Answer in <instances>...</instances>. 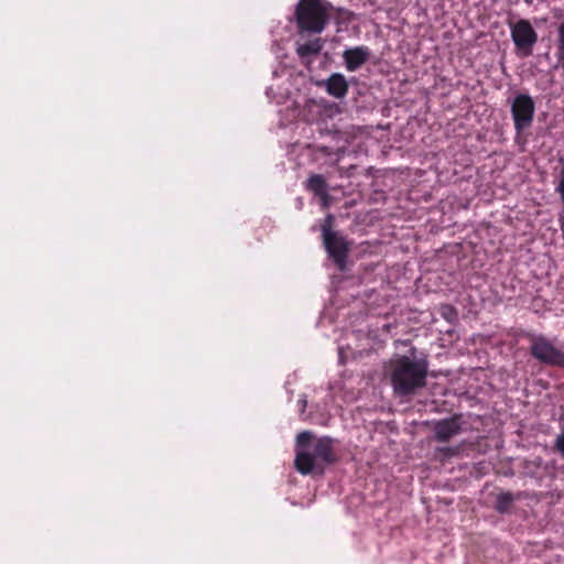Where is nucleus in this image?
I'll use <instances>...</instances> for the list:
<instances>
[{"mask_svg":"<svg viewBox=\"0 0 564 564\" xmlns=\"http://www.w3.org/2000/svg\"><path fill=\"white\" fill-rule=\"evenodd\" d=\"M530 354L540 364L564 368V351L542 334L528 333Z\"/></svg>","mask_w":564,"mask_h":564,"instance_id":"20e7f679","label":"nucleus"},{"mask_svg":"<svg viewBox=\"0 0 564 564\" xmlns=\"http://www.w3.org/2000/svg\"><path fill=\"white\" fill-rule=\"evenodd\" d=\"M556 193H558L562 203L564 204V167L562 169L560 173V181L558 184L555 187Z\"/></svg>","mask_w":564,"mask_h":564,"instance_id":"a211bd4d","label":"nucleus"},{"mask_svg":"<svg viewBox=\"0 0 564 564\" xmlns=\"http://www.w3.org/2000/svg\"><path fill=\"white\" fill-rule=\"evenodd\" d=\"M306 188L314 195L326 198L328 195L327 183L319 174H313L306 181Z\"/></svg>","mask_w":564,"mask_h":564,"instance_id":"9b49d317","label":"nucleus"},{"mask_svg":"<svg viewBox=\"0 0 564 564\" xmlns=\"http://www.w3.org/2000/svg\"><path fill=\"white\" fill-rule=\"evenodd\" d=\"M315 152L326 158H334V162L337 163L345 153V147L338 143L336 145L318 144L315 147Z\"/></svg>","mask_w":564,"mask_h":564,"instance_id":"ddd939ff","label":"nucleus"},{"mask_svg":"<svg viewBox=\"0 0 564 564\" xmlns=\"http://www.w3.org/2000/svg\"><path fill=\"white\" fill-rule=\"evenodd\" d=\"M554 447L564 458V416L560 420V434L555 438Z\"/></svg>","mask_w":564,"mask_h":564,"instance_id":"dca6fc26","label":"nucleus"},{"mask_svg":"<svg viewBox=\"0 0 564 564\" xmlns=\"http://www.w3.org/2000/svg\"><path fill=\"white\" fill-rule=\"evenodd\" d=\"M429 361L426 358L399 357L391 366V386L395 394L408 397L426 386Z\"/></svg>","mask_w":564,"mask_h":564,"instance_id":"f03ea898","label":"nucleus"},{"mask_svg":"<svg viewBox=\"0 0 564 564\" xmlns=\"http://www.w3.org/2000/svg\"><path fill=\"white\" fill-rule=\"evenodd\" d=\"M511 40L516 46L517 54L528 57L532 54L538 42V33L529 20L520 19L510 26Z\"/></svg>","mask_w":564,"mask_h":564,"instance_id":"423d86ee","label":"nucleus"},{"mask_svg":"<svg viewBox=\"0 0 564 564\" xmlns=\"http://www.w3.org/2000/svg\"><path fill=\"white\" fill-rule=\"evenodd\" d=\"M339 138V132H335L334 135H333V139H338Z\"/></svg>","mask_w":564,"mask_h":564,"instance_id":"412c9836","label":"nucleus"},{"mask_svg":"<svg viewBox=\"0 0 564 564\" xmlns=\"http://www.w3.org/2000/svg\"><path fill=\"white\" fill-rule=\"evenodd\" d=\"M556 57L564 59V20L557 26Z\"/></svg>","mask_w":564,"mask_h":564,"instance_id":"2eb2a0df","label":"nucleus"},{"mask_svg":"<svg viewBox=\"0 0 564 564\" xmlns=\"http://www.w3.org/2000/svg\"><path fill=\"white\" fill-rule=\"evenodd\" d=\"M322 232L329 259L333 260L338 270L344 271L349 252L347 240L336 231H333L329 225H323Z\"/></svg>","mask_w":564,"mask_h":564,"instance_id":"0eeeda50","label":"nucleus"},{"mask_svg":"<svg viewBox=\"0 0 564 564\" xmlns=\"http://www.w3.org/2000/svg\"><path fill=\"white\" fill-rule=\"evenodd\" d=\"M323 48L321 39H314L303 44H297L296 53L302 59L317 55Z\"/></svg>","mask_w":564,"mask_h":564,"instance_id":"f8f14e48","label":"nucleus"},{"mask_svg":"<svg viewBox=\"0 0 564 564\" xmlns=\"http://www.w3.org/2000/svg\"><path fill=\"white\" fill-rule=\"evenodd\" d=\"M325 87L327 94L334 98H343L347 95L348 84L345 76L340 73H334L328 78L318 83Z\"/></svg>","mask_w":564,"mask_h":564,"instance_id":"9d476101","label":"nucleus"},{"mask_svg":"<svg viewBox=\"0 0 564 564\" xmlns=\"http://www.w3.org/2000/svg\"><path fill=\"white\" fill-rule=\"evenodd\" d=\"M434 437L437 442H448L456 435L463 432L460 416L454 415L447 419L436 421L434 423Z\"/></svg>","mask_w":564,"mask_h":564,"instance_id":"6e6552de","label":"nucleus"},{"mask_svg":"<svg viewBox=\"0 0 564 564\" xmlns=\"http://www.w3.org/2000/svg\"><path fill=\"white\" fill-rule=\"evenodd\" d=\"M295 467L302 475H322L325 467L336 462L334 440L323 436L313 440L310 431H303L296 436Z\"/></svg>","mask_w":564,"mask_h":564,"instance_id":"f257e3e1","label":"nucleus"},{"mask_svg":"<svg viewBox=\"0 0 564 564\" xmlns=\"http://www.w3.org/2000/svg\"><path fill=\"white\" fill-rule=\"evenodd\" d=\"M333 4L326 0H300L295 21L300 33H322L330 19Z\"/></svg>","mask_w":564,"mask_h":564,"instance_id":"7ed1b4c3","label":"nucleus"},{"mask_svg":"<svg viewBox=\"0 0 564 564\" xmlns=\"http://www.w3.org/2000/svg\"><path fill=\"white\" fill-rule=\"evenodd\" d=\"M441 315L448 322H453L457 317V313H456L455 308L451 305H443L441 307Z\"/></svg>","mask_w":564,"mask_h":564,"instance_id":"f3484780","label":"nucleus"},{"mask_svg":"<svg viewBox=\"0 0 564 564\" xmlns=\"http://www.w3.org/2000/svg\"><path fill=\"white\" fill-rule=\"evenodd\" d=\"M516 133L519 135L532 126L535 104L529 94H517L510 105Z\"/></svg>","mask_w":564,"mask_h":564,"instance_id":"39448f33","label":"nucleus"},{"mask_svg":"<svg viewBox=\"0 0 564 564\" xmlns=\"http://www.w3.org/2000/svg\"><path fill=\"white\" fill-rule=\"evenodd\" d=\"M516 499V496L511 492H501L497 496L495 509L499 513H507Z\"/></svg>","mask_w":564,"mask_h":564,"instance_id":"4468645a","label":"nucleus"},{"mask_svg":"<svg viewBox=\"0 0 564 564\" xmlns=\"http://www.w3.org/2000/svg\"><path fill=\"white\" fill-rule=\"evenodd\" d=\"M371 51L366 45L348 47L343 52V61L348 72H356L370 58Z\"/></svg>","mask_w":564,"mask_h":564,"instance_id":"1a4fd4ad","label":"nucleus"},{"mask_svg":"<svg viewBox=\"0 0 564 564\" xmlns=\"http://www.w3.org/2000/svg\"><path fill=\"white\" fill-rule=\"evenodd\" d=\"M297 404L300 405V415L303 419H306V416H304V413H305V410H306V406H307V397L305 394L300 395Z\"/></svg>","mask_w":564,"mask_h":564,"instance_id":"6ab92c4d","label":"nucleus"},{"mask_svg":"<svg viewBox=\"0 0 564 564\" xmlns=\"http://www.w3.org/2000/svg\"><path fill=\"white\" fill-rule=\"evenodd\" d=\"M440 452L449 453L451 448L449 447L440 448Z\"/></svg>","mask_w":564,"mask_h":564,"instance_id":"aec40b11","label":"nucleus"}]
</instances>
